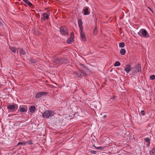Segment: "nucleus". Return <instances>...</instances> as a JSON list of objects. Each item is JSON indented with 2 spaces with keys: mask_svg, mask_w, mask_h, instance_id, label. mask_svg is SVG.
<instances>
[{
  "mask_svg": "<svg viewBox=\"0 0 155 155\" xmlns=\"http://www.w3.org/2000/svg\"><path fill=\"white\" fill-rule=\"evenodd\" d=\"M137 34L140 37L144 38H148L150 35L147 31L144 29H141L137 33Z\"/></svg>",
  "mask_w": 155,
  "mask_h": 155,
  "instance_id": "1",
  "label": "nucleus"
},
{
  "mask_svg": "<svg viewBox=\"0 0 155 155\" xmlns=\"http://www.w3.org/2000/svg\"><path fill=\"white\" fill-rule=\"evenodd\" d=\"M84 70H81V71H76L74 72V76L78 78H81L83 76H84L87 75V73L86 72L84 73Z\"/></svg>",
  "mask_w": 155,
  "mask_h": 155,
  "instance_id": "2",
  "label": "nucleus"
},
{
  "mask_svg": "<svg viewBox=\"0 0 155 155\" xmlns=\"http://www.w3.org/2000/svg\"><path fill=\"white\" fill-rule=\"evenodd\" d=\"M54 114V113L53 111L49 110L45 112L42 115L43 117L48 118L53 116Z\"/></svg>",
  "mask_w": 155,
  "mask_h": 155,
  "instance_id": "3",
  "label": "nucleus"
},
{
  "mask_svg": "<svg viewBox=\"0 0 155 155\" xmlns=\"http://www.w3.org/2000/svg\"><path fill=\"white\" fill-rule=\"evenodd\" d=\"M61 33L63 35H68L67 29L65 26L61 27L60 28Z\"/></svg>",
  "mask_w": 155,
  "mask_h": 155,
  "instance_id": "4",
  "label": "nucleus"
},
{
  "mask_svg": "<svg viewBox=\"0 0 155 155\" xmlns=\"http://www.w3.org/2000/svg\"><path fill=\"white\" fill-rule=\"evenodd\" d=\"M49 13L48 12H45L41 15V20H44L48 19L49 18Z\"/></svg>",
  "mask_w": 155,
  "mask_h": 155,
  "instance_id": "5",
  "label": "nucleus"
},
{
  "mask_svg": "<svg viewBox=\"0 0 155 155\" xmlns=\"http://www.w3.org/2000/svg\"><path fill=\"white\" fill-rule=\"evenodd\" d=\"M27 110L28 107L26 105L20 106L18 110V111H20L22 112L25 113H26L27 112Z\"/></svg>",
  "mask_w": 155,
  "mask_h": 155,
  "instance_id": "6",
  "label": "nucleus"
},
{
  "mask_svg": "<svg viewBox=\"0 0 155 155\" xmlns=\"http://www.w3.org/2000/svg\"><path fill=\"white\" fill-rule=\"evenodd\" d=\"M84 15H88L90 13L89 8L87 7H84L83 10Z\"/></svg>",
  "mask_w": 155,
  "mask_h": 155,
  "instance_id": "7",
  "label": "nucleus"
},
{
  "mask_svg": "<svg viewBox=\"0 0 155 155\" xmlns=\"http://www.w3.org/2000/svg\"><path fill=\"white\" fill-rule=\"evenodd\" d=\"M18 106L17 104H12L8 106L7 109L9 110H13L16 108V109H18Z\"/></svg>",
  "mask_w": 155,
  "mask_h": 155,
  "instance_id": "8",
  "label": "nucleus"
},
{
  "mask_svg": "<svg viewBox=\"0 0 155 155\" xmlns=\"http://www.w3.org/2000/svg\"><path fill=\"white\" fill-rule=\"evenodd\" d=\"M46 94V93L45 92H39L36 94L35 98H39L42 95H45Z\"/></svg>",
  "mask_w": 155,
  "mask_h": 155,
  "instance_id": "9",
  "label": "nucleus"
},
{
  "mask_svg": "<svg viewBox=\"0 0 155 155\" xmlns=\"http://www.w3.org/2000/svg\"><path fill=\"white\" fill-rule=\"evenodd\" d=\"M131 66L129 65H126L124 69V71L127 73H129L131 71Z\"/></svg>",
  "mask_w": 155,
  "mask_h": 155,
  "instance_id": "10",
  "label": "nucleus"
},
{
  "mask_svg": "<svg viewBox=\"0 0 155 155\" xmlns=\"http://www.w3.org/2000/svg\"><path fill=\"white\" fill-rule=\"evenodd\" d=\"M80 33L81 37L84 41H85L86 40L85 34L83 31V29L80 30Z\"/></svg>",
  "mask_w": 155,
  "mask_h": 155,
  "instance_id": "11",
  "label": "nucleus"
},
{
  "mask_svg": "<svg viewBox=\"0 0 155 155\" xmlns=\"http://www.w3.org/2000/svg\"><path fill=\"white\" fill-rule=\"evenodd\" d=\"M80 65H81L82 68H84V69H82L84 70V73H85L86 72L87 73V75L90 73V70L88 68H85L83 64H80Z\"/></svg>",
  "mask_w": 155,
  "mask_h": 155,
  "instance_id": "12",
  "label": "nucleus"
},
{
  "mask_svg": "<svg viewBox=\"0 0 155 155\" xmlns=\"http://www.w3.org/2000/svg\"><path fill=\"white\" fill-rule=\"evenodd\" d=\"M134 69L138 72H141V66L140 64H138L136 65Z\"/></svg>",
  "mask_w": 155,
  "mask_h": 155,
  "instance_id": "13",
  "label": "nucleus"
},
{
  "mask_svg": "<svg viewBox=\"0 0 155 155\" xmlns=\"http://www.w3.org/2000/svg\"><path fill=\"white\" fill-rule=\"evenodd\" d=\"M78 23L80 28V30L83 29V27L82 26V20L80 19L78 20Z\"/></svg>",
  "mask_w": 155,
  "mask_h": 155,
  "instance_id": "14",
  "label": "nucleus"
},
{
  "mask_svg": "<svg viewBox=\"0 0 155 155\" xmlns=\"http://www.w3.org/2000/svg\"><path fill=\"white\" fill-rule=\"evenodd\" d=\"M54 62L55 63L58 64H62L63 63L62 59L60 58L56 59L54 60Z\"/></svg>",
  "mask_w": 155,
  "mask_h": 155,
  "instance_id": "15",
  "label": "nucleus"
},
{
  "mask_svg": "<svg viewBox=\"0 0 155 155\" xmlns=\"http://www.w3.org/2000/svg\"><path fill=\"white\" fill-rule=\"evenodd\" d=\"M35 109L36 107L35 106H31L29 108V111L31 113H33L35 111Z\"/></svg>",
  "mask_w": 155,
  "mask_h": 155,
  "instance_id": "16",
  "label": "nucleus"
},
{
  "mask_svg": "<svg viewBox=\"0 0 155 155\" xmlns=\"http://www.w3.org/2000/svg\"><path fill=\"white\" fill-rule=\"evenodd\" d=\"M10 50L13 53H15L17 52V49L15 47H10Z\"/></svg>",
  "mask_w": 155,
  "mask_h": 155,
  "instance_id": "17",
  "label": "nucleus"
},
{
  "mask_svg": "<svg viewBox=\"0 0 155 155\" xmlns=\"http://www.w3.org/2000/svg\"><path fill=\"white\" fill-rule=\"evenodd\" d=\"M73 41V38L72 36H71V37L68 38L67 40V42L68 43L70 44Z\"/></svg>",
  "mask_w": 155,
  "mask_h": 155,
  "instance_id": "18",
  "label": "nucleus"
},
{
  "mask_svg": "<svg viewBox=\"0 0 155 155\" xmlns=\"http://www.w3.org/2000/svg\"><path fill=\"white\" fill-rule=\"evenodd\" d=\"M126 53V51L124 48H121L120 51V53L121 55H124Z\"/></svg>",
  "mask_w": 155,
  "mask_h": 155,
  "instance_id": "19",
  "label": "nucleus"
},
{
  "mask_svg": "<svg viewBox=\"0 0 155 155\" xmlns=\"http://www.w3.org/2000/svg\"><path fill=\"white\" fill-rule=\"evenodd\" d=\"M20 51H19V53L20 54H23V55H25L26 52L23 49L20 48Z\"/></svg>",
  "mask_w": 155,
  "mask_h": 155,
  "instance_id": "20",
  "label": "nucleus"
},
{
  "mask_svg": "<svg viewBox=\"0 0 155 155\" xmlns=\"http://www.w3.org/2000/svg\"><path fill=\"white\" fill-rule=\"evenodd\" d=\"M120 65V63L119 61H117L114 64V66H115V67H116V66H119Z\"/></svg>",
  "mask_w": 155,
  "mask_h": 155,
  "instance_id": "21",
  "label": "nucleus"
},
{
  "mask_svg": "<svg viewBox=\"0 0 155 155\" xmlns=\"http://www.w3.org/2000/svg\"><path fill=\"white\" fill-rule=\"evenodd\" d=\"M119 46L120 48H124V42L120 43L119 44Z\"/></svg>",
  "mask_w": 155,
  "mask_h": 155,
  "instance_id": "22",
  "label": "nucleus"
},
{
  "mask_svg": "<svg viewBox=\"0 0 155 155\" xmlns=\"http://www.w3.org/2000/svg\"><path fill=\"white\" fill-rule=\"evenodd\" d=\"M144 140L146 142H147V143L149 142H150V139L148 137H147V138H145Z\"/></svg>",
  "mask_w": 155,
  "mask_h": 155,
  "instance_id": "23",
  "label": "nucleus"
},
{
  "mask_svg": "<svg viewBox=\"0 0 155 155\" xmlns=\"http://www.w3.org/2000/svg\"><path fill=\"white\" fill-rule=\"evenodd\" d=\"M26 4H27L29 7H31L32 5V4L29 1L27 2Z\"/></svg>",
  "mask_w": 155,
  "mask_h": 155,
  "instance_id": "24",
  "label": "nucleus"
},
{
  "mask_svg": "<svg viewBox=\"0 0 155 155\" xmlns=\"http://www.w3.org/2000/svg\"><path fill=\"white\" fill-rule=\"evenodd\" d=\"M150 78L151 80H154L155 79V76L154 75H151L150 77Z\"/></svg>",
  "mask_w": 155,
  "mask_h": 155,
  "instance_id": "25",
  "label": "nucleus"
},
{
  "mask_svg": "<svg viewBox=\"0 0 155 155\" xmlns=\"http://www.w3.org/2000/svg\"><path fill=\"white\" fill-rule=\"evenodd\" d=\"M150 152L153 154H155V147L153 148Z\"/></svg>",
  "mask_w": 155,
  "mask_h": 155,
  "instance_id": "26",
  "label": "nucleus"
},
{
  "mask_svg": "<svg viewBox=\"0 0 155 155\" xmlns=\"http://www.w3.org/2000/svg\"><path fill=\"white\" fill-rule=\"evenodd\" d=\"M26 143L25 142H19L18 143V145H25V144Z\"/></svg>",
  "mask_w": 155,
  "mask_h": 155,
  "instance_id": "27",
  "label": "nucleus"
},
{
  "mask_svg": "<svg viewBox=\"0 0 155 155\" xmlns=\"http://www.w3.org/2000/svg\"><path fill=\"white\" fill-rule=\"evenodd\" d=\"M90 152L91 154H96V151H95L94 150L90 151Z\"/></svg>",
  "mask_w": 155,
  "mask_h": 155,
  "instance_id": "28",
  "label": "nucleus"
},
{
  "mask_svg": "<svg viewBox=\"0 0 155 155\" xmlns=\"http://www.w3.org/2000/svg\"><path fill=\"white\" fill-rule=\"evenodd\" d=\"M141 114L143 115L144 116L145 115V112L144 110H142L141 111Z\"/></svg>",
  "mask_w": 155,
  "mask_h": 155,
  "instance_id": "29",
  "label": "nucleus"
},
{
  "mask_svg": "<svg viewBox=\"0 0 155 155\" xmlns=\"http://www.w3.org/2000/svg\"><path fill=\"white\" fill-rule=\"evenodd\" d=\"M97 149H100V150H101V149H103V148L101 147H97Z\"/></svg>",
  "mask_w": 155,
  "mask_h": 155,
  "instance_id": "30",
  "label": "nucleus"
},
{
  "mask_svg": "<svg viewBox=\"0 0 155 155\" xmlns=\"http://www.w3.org/2000/svg\"><path fill=\"white\" fill-rule=\"evenodd\" d=\"M111 100L112 101H114V100H116V97H114L112 98H111Z\"/></svg>",
  "mask_w": 155,
  "mask_h": 155,
  "instance_id": "31",
  "label": "nucleus"
},
{
  "mask_svg": "<svg viewBox=\"0 0 155 155\" xmlns=\"http://www.w3.org/2000/svg\"><path fill=\"white\" fill-rule=\"evenodd\" d=\"M150 142H148V143L146 145L147 146H150Z\"/></svg>",
  "mask_w": 155,
  "mask_h": 155,
  "instance_id": "32",
  "label": "nucleus"
},
{
  "mask_svg": "<svg viewBox=\"0 0 155 155\" xmlns=\"http://www.w3.org/2000/svg\"><path fill=\"white\" fill-rule=\"evenodd\" d=\"M22 1H23L26 4L27 2L28 1V0H22Z\"/></svg>",
  "mask_w": 155,
  "mask_h": 155,
  "instance_id": "33",
  "label": "nucleus"
},
{
  "mask_svg": "<svg viewBox=\"0 0 155 155\" xmlns=\"http://www.w3.org/2000/svg\"><path fill=\"white\" fill-rule=\"evenodd\" d=\"M22 1H23L26 4L27 2L28 1V0H22Z\"/></svg>",
  "mask_w": 155,
  "mask_h": 155,
  "instance_id": "34",
  "label": "nucleus"
},
{
  "mask_svg": "<svg viewBox=\"0 0 155 155\" xmlns=\"http://www.w3.org/2000/svg\"><path fill=\"white\" fill-rule=\"evenodd\" d=\"M22 1H23L26 4L27 2L28 1V0H22Z\"/></svg>",
  "mask_w": 155,
  "mask_h": 155,
  "instance_id": "35",
  "label": "nucleus"
},
{
  "mask_svg": "<svg viewBox=\"0 0 155 155\" xmlns=\"http://www.w3.org/2000/svg\"><path fill=\"white\" fill-rule=\"evenodd\" d=\"M28 142L30 144H32V141H28Z\"/></svg>",
  "mask_w": 155,
  "mask_h": 155,
  "instance_id": "36",
  "label": "nucleus"
},
{
  "mask_svg": "<svg viewBox=\"0 0 155 155\" xmlns=\"http://www.w3.org/2000/svg\"><path fill=\"white\" fill-rule=\"evenodd\" d=\"M97 31V29L96 28H95V29L94 30V33H96Z\"/></svg>",
  "mask_w": 155,
  "mask_h": 155,
  "instance_id": "37",
  "label": "nucleus"
},
{
  "mask_svg": "<svg viewBox=\"0 0 155 155\" xmlns=\"http://www.w3.org/2000/svg\"><path fill=\"white\" fill-rule=\"evenodd\" d=\"M106 117V115H104V119Z\"/></svg>",
  "mask_w": 155,
  "mask_h": 155,
  "instance_id": "38",
  "label": "nucleus"
},
{
  "mask_svg": "<svg viewBox=\"0 0 155 155\" xmlns=\"http://www.w3.org/2000/svg\"><path fill=\"white\" fill-rule=\"evenodd\" d=\"M2 86V85L0 83V88Z\"/></svg>",
  "mask_w": 155,
  "mask_h": 155,
  "instance_id": "39",
  "label": "nucleus"
},
{
  "mask_svg": "<svg viewBox=\"0 0 155 155\" xmlns=\"http://www.w3.org/2000/svg\"><path fill=\"white\" fill-rule=\"evenodd\" d=\"M135 71H135V70H134V71L133 72V73H135Z\"/></svg>",
  "mask_w": 155,
  "mask_h": 155,
  "instance_id": "40",
  "label": "nucleus"
},
{
  "mask_svg": "<svg viewBox=\"0 0 155 155\" xmlns=\"http://www.w3.org/2000/svg\"><path fill=\"white\" fill-rule=\"evenodd\" d=\"M94 147L97 149V147H96L95 146H94Z\"/></svg>",
  "mask_w": 155,
  "mask_h": 155,
  "instance_id": "41",
  "label": "nucleus"
},
{
  "mask_svg": "<svg viewBox=\"0 0 155 155\" xmlns=\"http://www.w3.org/2000/svg\"><path fill=\"white\" fill-rule=\"evenodd\" d=\"M150 9L151 11H152V10L150 8Z\"/></svg>",
  "mask_w": 155,
  "mask_h": 155,
  "instance_id": "42",
  "label": "nucleus"
}]
</instances>
